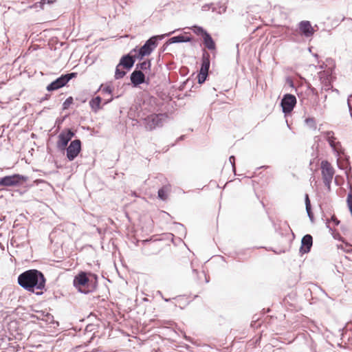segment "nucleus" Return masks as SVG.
<instances>
[{
  "label": "nucleus",
  "mask_w": 352,
  "mask_h": 352,
  "mask_svg": "<svg viewBox=\"0 0 352 352\" xmlns=\"http://www.w3.org/2000/svg\"><path fill=\"white\" fill-rule=\"evenodd\" d=\"M123 69L122 67H120L119 64L117 65L115 72V78L116 79L122 78L125 76L126 72Z\"/></svg>",
  "instance_id": "obj_21"
},
{
  "label": "nucleus",
  "mask_w": 352,
  "mask_h": 352,
  "mask_svg": "<svg viewBox=\"0 0 352 352\" xmlns=\"http://www.w3.org/2000/svg\"><path fill=\"white\" fill-rule=\"evenodd\" d=\"M210 54L204 50L202 54L201 66L200 68L199 73L198 74V82L199 84L204 83L206 80L210 64Z\"/></svg>",
  "instance_id": "obj_5"
},
{
  "label": "nucleus",
  "mask_w": 352,
  "mask_h": 352,
  "mask_svg": "<svg viewBox=\"0 0 352 352\" xmlns=\"http://www.w3.org/2000/svg\"><path fill=\"white\" fill-rule=\"evenodd\" d=\"M56 0H41V3L42 5H44V4H51V3H53L54 2H56Z\"/></svg>",
  "instance_id": "obj_28"
},
{
  "label": "nucleus",
  "mask_w": 352,
  "mask_h": 352,
  "mask_svg": "<svg viewBox=\"0 0 352 352\" xmlns=\"http://www.w3.org/2000/svg\"><path fill=\"white\" fill-rule=\"evenodd\" d=\"M102 93H107L108 94H109L110 96H111L112 94V92H113V87H111V86H110L109 85H107L105 86H104L103 85H102L99 89ZM113 100V97L111 96L109 99H107L104 104H106L110 102H111Z\"/></svg>",
  "instance_id": "obj_20"
},
{
  "label": "nucleus",
  "mask_w": 352,
  "mask_h": 352,
  "mask_svg": "<svg viewBox=\"0 0 352 352\" xmlns=\"http://www.w3.org/2000/svg\"><path fill=\"white\" fill-rule=\"evenodd\" d=\"M166 114H151L144 119L145 127L151 131L157 126H162L163 120L166 118Z\"/></svg>",
  "instance_id": "obj_7"
},
{
  "label": "nucleus",
  "mask_w": 352,
  "mask_h": 352,
  "mask_svg": "<svg viewBox=\"0 0 352 352\" xmlns=\"http://www.w3.org/2000/svg\"><path fill=\"white\" fill-rule=\"evenodd\" d=\"M305 204H306V206H308V207L310 206V205H311L308 195H306V197H305Z\"/></svg>",
  "instance_id": "obj_30"
},
{
  "label": "nucleus",
  "mask_w": 352,
  "mask_h": 352,
  "mask_svg": "<svg viewBox=\"0 0 352 352\" xmlns=\"http://www.w3.org/2000/svg\"><path fill=\"white\" fill-rule=\"evenodd\" d=\"M81 150V142L79 140L71 142L67 148V157L69 161L74 160L79 154Z\"/></svg>",
  "instance_id": "obj_11"
},
{
  "label": "nucleus",
  "mask_w": 352,
  "mask_h": 352,
  "mask_svg": "<svg viewBox=\"0 0 352 352\" xmlns=\"http://www.w3.org/2000/svg\"><path fill=\"white\" fill-rule=\"evenodd\" d=\"M189 39H186L185 36H177L171 38V41L174 43H179V42H185L188 41Z\"/></svg>",
  "instance_id": "obj_26"
},
{
  "label": "nucleus",
  "mask_w": 352,
  "mask_h": 352,
  "mask_svg": "<svg viewBox=\"0 0 352 352\" xmlns=\"http://www.w3.org/2000/svg\"><path fill=\"white\" fill-rule=\"evenodd\" d=\"M306 210H307V213H308L309 217L310 218H312V217H313V214H312V212H311V206H309V207H308V206H306Z\"/></svg>",
  "instance_id": "obj_29"
},
{
  "label": "nucleus",
  "mask_w": 352,
  "mask_h": 352,
  "mask_svg": "<svg viewBox=\"0 0 352 352\" xmlns=\"http://www.w3.org/2000/svg\"><path fill=\"white\" fill-rule=\"evenodd\" d=\"M321 174L323 183L328 191L331 190V184L335 174V170L328 161H322L320 164Z\"/></svg>",
  "instance_id": "obj_4"
},
{
  "label": "nucleus",
  "mask_w": 352,
  "mask_h": 352,
  "mask_svg": "<svg viewBox=\"0 0 352 352\" xmlns=\"http://www.w3.org/2000/svg\"><path fill=\"white\" fill-rule=\"evenodd\" d=\"M135 58L134 55L130 56L128 54L122 56L119 63L120 67H122L127 70L130 69L133 67Z\"/></svg>",
  "instance_id": "obj_14"
},
{
  "label": "nucleus",
  "mask_w": 352,
  "mask_h": 352,
  "mask_svg": "<svg viewBox=\"0 0 352 352\" xmlns=\"http://www.w3.org/2000/svg\"><path fill=\"white\" fill-rule=\"evenodd\" d=\"M299 28L301 33L307 37L312 36L314 32L310 22L307 21H302L300 23Z\"/></svg>",
  "instance_id": "obj_15"
},
{
  "label": "nucleus",
  "mask_w": 352,
  "mask_h": 352,
  "mask_svg": "<svg viewBox=\"0 0 352 352\" xmlns=\"http://www.w3.org/2000/svg\"><path fill=\"white\" fill-rule=\"evenodd\" d=\"M232 159H233L234 160V157L233 156L230 157V160H231Z\"/></svg>",
  "instance_id": "obj_31"
},
{
  "label": "nucleus",
  "mask_w": 352,
  "mask_h": 352,
  "mask_svg": "<svg viewBox=\"0 0 352 352\" xmlns=\"http://www.w3.org/2000/svg\"><path fill=\"white\" fill-rule=\"evenodd\" d=\"M144 80V74L140 70L134 71L131 75V80L132 83L135 86L143 83Z\"/></svg>",
  "instance_id": "obj_16"
},
{
  "label": "nucleus",
  "mask_w": 352,
  "mask_h": 352,
  "mask_svg": "<svg viewBox=\"0 0 352 352\" xmlns=\"http://www.w3.org/2000/svg\"><path fill=\"white\" fill-rule=\"evenodd\" d=\"M193 32L196 34L197 35H200L202 37L205 35V34L207 33V32L204 30L201 27L195 25L192 28Z\"/></svg>",
  "instance_id": "obj_22"
},
{
  "label": "nucleus",
  "mask_w": 352,
  "mask_h": 352,
  "mask_svg": "<svg viewBox=\"0 0 352 352\" xmlns=\"http://www.w3.org/2000/svg\"><path fill=\"white\" fill-rule=\"evenodd\" d=\"M347 204L349 208V210L352 214V186H350V191L347 196Z\"/></svg>",
  "instance_id": "obj_24"
},
{
  "label": "nucleus",
  "mask_w": 352,
  "mask_h": 352,
  "mask_svg": "<svg viewBox=\"0 0 352 352\" xmlns=\"http://www.w3.org/2000/svg\"><path fill=\"white\" fill-rule=\"evenodd\" d=\"M97 278L96 274L80 272L74 277L73 284L80 292L87 294L95 289Z\"/></svg>",
  "instance_id": "obj_2"
},
{
  "label": "nucleus",
  "mask_w": 352,
  "mask_h": 352,
  "mask_svg": "<svg viewBox=\"0 0 352 352\" xmlns=\"http://www.w3.org/2000/svg\"><path fill=\"white\" fill-rule=\"evenodd\" d=\"M74 99L72 96L67 98L63 104V109H67L69 108L70 105L73 103Z\"/></svg>",
  "instance_id": "obj_25"
},
{
  "label": "nucleus",
  "mask_w": 352,
  "mask_h": 352,
  "mask_svg": "<svg viewBox=\"0 0 352 352\" xmlns=\"http://www.w3.org/2000/svg\"><path fill=\"white\" fill-rule=\"evenodd\" d=\"M331 222L333 223L334 226H338L340 221L338 220L337 217L335 215H333L331 218Z\"/></svg>",
  "instance_id": "obj_27"
},
{
  "label": "nucleus",
  "mask_w": 352,
  "mask_h": 352,
  "mask_svg": "<svg viewBox=\"0 0 352 352\" xmlns=\"http://www.w3.org/2000/svg\"><path fill=\"white\" fill-rule=\"evenodd\" d=\"M26 181V177L19 174L6 176L0 179L1 186H15Z\"/></svg>",
  "instance_id": "obj_8"
},
{
  "label": "nucleus",
  "mask_w": 352,
  "mask_h": 352,
  "mask_svg": "<svg viewBox=\"0 0 352 352\" xmlns=\"http://www.w3.org/2000/svg\"><path fill=\"white\" fill-rule=\"evenodd\" d=\"M101 102L102 98L100 96H96L92 98L89 101V105L91 108V110L94 112L97 113L99 110H100L102 108V107L101 106Z\"/></svg>",
  "instance_id": "obj_18"
},
{
  "label": "nucleus",
  "mask_w": 352,
  "mask_h": 352,
  "mask_svg": "<svg viewBox=\"0 0 352 352\" xmlns=\"http://www.w3.org/2000/svg\"><path fill=\"white\" fill-rule=\"evenodd\" d=\"M205 47L209 50L214 51L216 50V45L211 36L207 32L202 37Z\"/></svg>",
  "instance_id": "obj_17"
},
{
  "label": "nucleus",
  "mask_w": 352,
  "mask_h": 352,
  "mask_svg": "<svg viewBox=\"0 0 352 352\" xmlns=\"http://www.w3.org/2000/svg\"><path fill=\"white\" fill-rule=\"evenodd\" d=\"M76 76V73H71L65 75H62L60 77L57 78L56 80L51 82L47 87L48 91L57 90L64 87L72 78Z\"/></svg>",
  "instance_id": "obj_9"
},
{
  "label": "nucleus",
  "mask_w": 352,
  "mask_h": 352,
  "mask_svg": "<svg viewBox=\"0 0 352 352\" xmlns=\"http://www.w3.org/2000/svg\"><path fill=\"white\" fill-rule=\"evenodd\" d=\"M171 190V186L170 184L164 185L158 190V197L162 200H166L168 198V194Z\"/></svg>",
  "instance_id": "obj_19"
},
{
  "label": "nucleus",
  "mask_w": 352,
  "mask_h": 352,
  "mask_svg": "<svg viewBox=\"0 0 352 352\" xmlns=\"http://www.w3.org/2000/svg\"><path fill=\"white\" fill-rule=\"evenodd\" d=\"M151 67V61L147 60H144L142 63L138 64L137 65L138 68H140L142 70H147L149 69Z\"/></svg>",
  "instance_id": "obj_23"
},
{
  "label": "nucleus",
  "mask_w": 352,
  "mask_h": 352,
  "mask_svg": "<svg viewBox=\"0 0 352 352\" xmlns=\"http://www.w3.org/2000/svg\"><path fill=\"white\" fill-rule=\"evenodd\" d=\"M157 36H152L138 50L134 49V57L137 59H142L146 56H149L157 46Z\"/></svg>",
  "instance_id": "obj_3"
},
{
  "label": "nucleus",
  "mask_w": 352,
  "mask_h": 352,
  "mask_svg": "<svg viewBox=\"0 0 352 352\" xmlns=\"http://www.w3.org/2000/svg\"><path fill=\"white\" fill-rule=\"evenodd\" d=\"M322 135L325 140L328 142L331 148L338 154L340 155L344 154V150L340 142L338 140L335 133L332 131H326L322 132Z\"/></svg>",
  "instance_id": "obj_6"
},
{
  "label": "nucleus",
  "mask_w": 352,
  "mask_h": 352,
  "mask_svg": "<svg viewBox=\"0 0 352 352\" xmlns=\"http://www.w3.org/2000/svg\"><path fill=\"white\" fill-rule=\"evenodd\" d=\"M74 135V133L70 129L63 131L58 135V147L61 150H64Z\"/></svg>",
  "instance_id": "obj_12"
},
{
  "label": "nucleus",
  "mask_w": 352,
  "mask_h": 352,
  "mask_svg": "<svg viewBox=\"0 0 352 352\" xmlns=\"http://www.w3.org/2000/svg\"><path fill=\"white\" fill-rule=\"evenodd\" d=\"M45 278L42 272L37 270H29L18 276L19 285L29 292L34 289L42 290L45 286Z\"/></svg>",
  "instance_id": "obj_1"
},
{
  "label": "nucleus",
  "mask_w": 352,
  "mask_h": 352,
  "mask_svg": "<svg viewBox=\"0 0 352 352\" xmlns=\"http://www.w3.org/2000/svg\"><path fill=\"white\" fill-rule=\"evenodd\" d=\"M296 104V98L292 94H285L281 100V107L283 111L285 113H289L292 111Z\"/></svg>",
  "instance_id": "obj_10"
},
{
  "label": "nucleus",
  "mask_w": 352,
  "mask_h": 352,
  "mask_svg": "<svg viewBox=\"0 0 352 352\" xmlns=\"http://www.w3.org/2000/svg\"><path fill=\"white\" fill-rule=\"evenodd\" d=\"M313 244V239L310 234H307L304 236L301 241V247L300 248V252L302 254L308 253Z\"/></svg>",
  "instance_id": "obj_13"
}]
</instances>
